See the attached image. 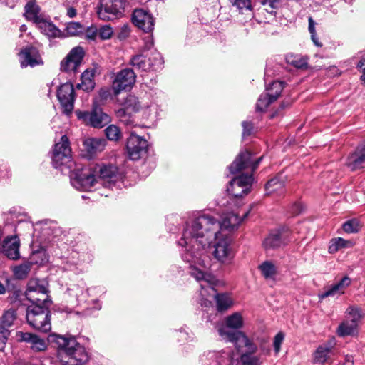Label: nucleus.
Listing matches in <instances>:
<instances>
[{
    "mask_svg": "<svg viewBox=\"0 0 365 365\" xmlns=\"http://www.w3.org/2000/svg\"><path fill=\"white\" fill-rule=\"evenodd\" d=\"M217 220L209 215H202L187 224L178 243L185 251L182 259L190 264V274L200 282L202 296L201 304L208 307L211 302L205 299L207 294L215 292L213 285L216 279L206 272L207 257L205 250L215 242L212 255L219 262L229 264L235 257L232 240L228 233L219 230Z\"/></svg>",
    "mask_w": 365,
    "mask_h": 365,
    "instance_id": "f257e3e1",
    "label": "nucleus"
},
{
    "mask_svg": "<svg viewBox=\"0 0 365 365\" xmlns=\"http://www.w3.org/2000/svg\"><path fill=\"white\" fill-rule=\"evenodd\" d=\"M262 157L256 160L252 159L251 153L247 151L241 152L230 166V171L236 173L246 170L247 174L240 175L234 178L229 184L227 190L235 197H242L250 192L253 182L252 173L257 169Z\"/></svg>",
    "mask_w": 365,
    "mask_h": 365,
    "instance_id": "f03ea898",
    "label": "nucleus"
},
{
    "mask_svg": "<svg viewBox=\"0 0 365 365\" xmlns=\"http://www.w3.org/2000/svg\"><path fill=\"white\" fill-rule=\"evenodd\" d=\"M219 335L226 341L235 344L238 352H240L241 365H263L262 354H257L258 347L252 340L242 331H227L224 328L219 329Z\"/></svg>",
    "mask_w": 365,
    "mask_h": 365,
    "instance_id": "7ed1b4c3",
    "label": "nucleus"
},
{
    "mask_svg": "<svg viewBox=\"0 0 365 365\" xmlns=\"http://www.w3.org/2000/svg\"><path fill=\"white\" fill-rule=\"evenodd\" d=\"M58 346V357L64 365H82L88 359L85 348L74 338L58 336L56 339Z\"/></svg>",
    "mask_w": 365,
    "mask_h": 365,
    "instance_id": "20e7f679",
    "label": "nucleus"
},
{
    "mask_svg": "<svg viewBox=\"0 0 365 365\" xmlns=\"http://www.w3.org/2000/svg\"><path fill=\"white\" fill-rule=\"evenodd\" d=\"M51 305H30L26 310V320L34 329L42 332H48L51 329Z\"/></svg>",
    "mask_w": 365,
    "mask_h": 365,
    "instance_id": "39448f33",
    "label": "nucleus"
},
{
    "mask_svg": "<svg viewBox=\"0 0 365 365\" xmlns=\"http://www.w3.org/2000/svg\"><path fill=\"white\" fill-rule=\"evenodd\" d=\"M52 164L54 168L70 170L74 165L72 160V151L68 138L64 135L58 143H56L52 152Z\"/></svg>",
    "mask_w": 365,
    "mask_h": 365,
    "instance_id": "423d86ee",
    "label": "nucleus"
},
{
    "mask_svg": "<svg viewBox=\"0 0 365 365\" xmlns=\"http://www.w3.org/2000/svg\"><path fill=\"white\" fill-rule=\"evenodd\" d=\"M25 296L31 302V305H51L52 304L49 296L48 283L44 279L36 278L29 279Z\"/></svg>",
    "mask_w": 365,
    "mask_h": 365,
    "instance_id": "0eeeda50",
    "label": "nucleus"
},
{
    "mask_svg": "<svg viewBox=\"0 0 365 365\" xmlns=\"http://www.w3.org/2000/svg\"><path fill=\"white\" fill-rule=\"evenodd\" d=\"M365 314L356 306H349L345 312V319L340 323L336 334L339 336H354L358 334L359 324Z\"/></svg>",
    "mask_w": 365,
    "mask_h": 365,
    "instance_id": "6e6552de",
    "label": "nucleus"
},
{
    "mask_svg": "<svg viewBox=\"0 0 365 365\" xmlns=\"http://www.w3.org/2000/svg\"><path fill=\"white\" fill-rule=\"evenodd\" d=\"M142 106L138 98L133 95H128L123 106L115 111L117 118L125 125H132L134 123L133 115L139 112Z\"/></svg>",
    "mask_w": 365,
    "mask_h": 365,
    "instance_id": "1a4fd4ad",
    "label": "nucleus"
},
{
    "mask_svg": "<svg viewBox=\"0 0 365 365\" xmlns=\"http://www.w3.org/2000/svg\"><path fill=\"white\" fill-rule=\"evenodd\" d=\"M84 55L85 52L82 47L76 46L73 48L61 61V71L69 74L76 73L82 63Z\"/></svg>",
    "mask_w": 365,
    "mask_h": 365,
    "instance_id": "9d476101",
    "label": "nucleus"
},
{
    "mask_svg": "<svg viewBox=\"0 0 365 365\" xmlns=\"http://www.w3.org/2000/svg\"><path fill=\"white\" fill-rule=\"evenodd\" d=\"M56 96L63 113L66 115H71L74 108L75 101V92L72 83L67 82L61 85L57 90Z\"/></svg>",
    "mask_w": 365,
    "mask_h": 365,
    "instance_id": "9b49d317",
    "label": "nucleus"
},
{
    "mask_svg": "<svg viewBox=\"0 0 365 365\" xmlns=\"http://www.w3.org/2000/svg\"><path fill=\"white\" fill-rule=\"evenodd\" d=\"M71 182L78 190L89 192L91 188V168H77L71 174Z\"/></svg>",
    "mask_w": 365,
    "mask_h": 365,
    "instance_id": "f8f14e48",
    "label": "nucleus"
},
{
    "mask_svg": "<svg viewBox=\"0 0 365 365\" xmlns=\"http://www.w3.org/2000/svg\"><path fill=\"white\" fill-rule=\"evenodd\" d=\"M126 148L129 158L133 160H136L146 153L148 143L145 138L131 133L127 140Z\"/></svg>",
    "mask_w": 365,
    "mask_h": 365,
    "instance_id": "ddd939ff",
    "label": "nucleus"
},
{
    "mask_svg": "<svg viewBox=\"0 0 365 365\" xmlns=\"http://www.w3.org/2000/svg\"><path fill=\"white\" fill-rule=\"evenodd\" d=\"M123 5V0H100L98 15L103 20L112 19L113 17L122 14Z\"/></svg>",
    "mask_w": 365,
    "mask_h": 365,
    "instance_id": "4468645a",
    "label": "nucleus"
},
{
    "mask_svg": "<svg viewBox=\"0 0 365 365\" xmlns=\"http://www.w3.org/2000/svg\"><path fill=\"white\" fill-rule=\"evenodd\" d=\"M135 74L130 68H125L118 73L113 82V90L115 94H118L123 90L130 88L135 82Z\"/></svg>",
    "mask_w": 365,
    "mask_h": 365,
    "instance_id": "2eb2a0df",
    "label": "nucleus"
},
{
    "mask_svg": "<svg viewBox=\"0 0 365 365\" xmlns=\"http://www.w3.org/2000/svg\"><path fill=\"white\" fill-rule=\"evenodd\" d=\"M118 175V169L113 165H98L93 167V185L97 178L103 180L104 182H111L116 180Z\"/></svg>",
    "mask_w": 365,
    "mask_h": 365,
    "instance_id": "dca6fc26",
    "label": "nucleus"
},
{
    "mask_svg": "<svg viewBox=\"0 0 365 365\" xmlns=\"http://www.w3.org/2000/svg\"><path fill=\"white\" fill-rule=\"evenodd\" d=\"M289 230L287 228L272 231L263 242L264 249H275L286 244L289 240Z\"/></svg>",
    "mask_w": 365,
    "mask_h": 365,
    "instance_id": "f3484780",
    "label": "nucleus"
},
{
    "mask_svg": "<svg viewBox=\"0 0 365 365\" xmlns=\"http://www.w3.org/2000/svg\"><path fill=\"white\" fill-rule=\"evenodd\" d=\"M232 356L230 351H210L201 358L202 365H230Z\"/></svg>",
    "mask_w": 365,
    "mask_h": 365,
    "instance_id": "a211bd4d",
    "label": "nucleus"
},
{
    "mask_svg": "<svg viewBox=\"0 0 365 365\" xmlns=\"http://www.w3.org/2000/svg\"><path fill=\"white\" fill-rule=\"evenodd\" d=\"M132 21L135 26L145 33L153 31L154 27V19L146 10L138 9L134 10L132 16Z\"/></svg>",
    "mask_w": 365,
    "mask_h": 365,
    "instance_id": "6ab92c4d",
    "label": "nucleus"
},
{
    "mask_svg": "<svg viewBox=\"0 0 365 365\" xmlns=\"http://www.w3.org/2000/svg\"><path fill=\"white\" fill-rule=\"evenodd\" d=\"M16 338L19 342L29 344L31 349L35 352L45 351L47 348L46 341L34 334L19 331L16 333Z\"/></svg>",
    "mask_w": 365,
    "mask_h": 365,
    "instance_id": "aec40b11",
    "label": "nucleus"
},
{
    "mask_svg": "<svg viewBox=\"0 0 365 365\" xmlns=\"http://www.w3.org/2000/svg\"><path fill=\"white\" fill-rule=\"evenodd\" d=\"M21 66L34 67L43 63L38 51L34 46H26L19 53Z\"/></svg>",
    "mask_w": 365,
    "mask_h": 365,
    "instance_id": "412c9836",
    "label": "nucleus"
},
{
    "mask_svg": "<svg viewBox=\"0 0 365 365\" xmlns=\"http://www.w3.org/2000/svg\"><path fill=\"white\" fill-rule=\"evenodd\" d=\"M336 340L332 338L317 346L314 351L313 361L315 364H324L329 361L330 356L334 354Z\"/></svg>",
    "mask_w": 365,
    "mask_h": 365,
    "instance_id": "4be33fe9",
    "label": "nucleus"
},
{
    "mask_svg": "<svg viewBox=\"0 0 365 365\" xmlns=\"http://www.w3.org/2000/svg\"><path fill=\"white\" fill-rule=\"evenodd\" d=\"M161 63V58L157 54L153 58V60L143 54L136 55L131 60L133 66L145 71L155 70L160 66Z\"/></svg>",
    "mask_w": 365,
    "mask_h": 365,
    "instance_id": "5701e85b",
    "label": "nucleus"
},
{
    "mask_svg": "<svg viewBox=\"0 0 365 365\" xmlns=\"http://www.w3.org/2000/svg\"><path fill=\"white\" fill-rule=\"evenodd\" d=\"M19 240L16 236L6 237L3 242V253L11 259H17L19 254Z\"/></svg>",
    "mask_w": 365,
    "mask_h": 365,
    "instance_id": "b1692460",
    "label": "nucleus"
},
{
    "mask_svg": "<svg viewBox=\"0 0 365 365\" xmlns=\"http://www.w3.org/2000/svg\"><path fill=\"white\" fill-rule=\"evenodd\" d=\"M365 165V143L359 146L356 150L350 155L347 160V166L351 170L364 168Z\"/></svg>",
    "mask_w": 365,
    "mask_h": 365,
    "instance_id": "393cba45",
    "label": "nucleus"
},
{
    "mask_svg": "<svg viewBox=\"0 0 365 365\" xmlns=\"http://www.w3.org/2000/svg\"><path fill=\"white\" fill-rule=\"evenodd\" d=\"M242 219L237 214L230 212L227 214L222 219V222L217 220L220 225L219 230L224 233H227L234 229L237 228L241 223Z\"/></svg>",
    "mask_w": 365,
    "mask_h": 365,
    "instance_id": "a878e982",
    "label": "nucleus"
},
{
    "mask_svg": "<svg viewBox=\"0 0 365 365\" xmlns=\"http://www.w3.org/2000/svg\"><path fill=\"white\" fill-rule=\"evenodd\" d=\"M351 284V279L344 277L338 283L327 288L322 294L319 295V298L323 299L330 296H335L337 294H341L344 292V290Z\"/></svg>",
    "mask_w": 365,
    "mask_h": 365,
    "instance_id": "bb28decb",
    "label": "nucleus"
},
{
    "mask_svg": "<svg viewBox=\"0 0 365 365\" xmlns=\"http://www.w3.org/2000/svg\"><path fill=\"white\" fill-rule=\"evenodd\" d=\"M111 121L110 117L98 106L93 107V127L101 128Z\"/></svg>",
    "mask_w": 365,
    "mask_h": 365,
    "instance_id": "cd10ccee",
    "label": "nucleus"
},
{
    "mask_svg": "<svg viewBox=\"0 0 365 365\" xmlns=\"http://www.w3.org/2000/svg\"><path fill=\"white\" fill-rule=\"evenodd\" d=\"M42 33L48 37H58L60 36V30L51 21H46L43 18L36 24Z\"/></svg>",
    "mask_w": 365,
    "mask_h": 365,
    "instance_id": "c85d7f7f",
    "label": "nucleus"
},
{
    "mask_svg": "<svg viewBox=\"0 0 365 365\" xmlns=\"http://www.w3.org/2000/svg\"><path fill=\"white\" fill-rule=\"evenodd\" d=\"M226 327H220L218 329L224 328L227 331H234L233 330H227V328L237 329L243 326V318L240 313L235 312L225 318ZM219 331V330H217Z\"/></svg>",
    "mask_w": 365,
    "mask_h": 365,
    "instance_id": "c756f323",
    "label": "nucleus"
},
{
    "mask_svg": "<svg viewBox=\"0 0 365 365\" xmlns=\"http://www.w3.org/2000/svg\"><path fill=\"white\" fill-rule=\"evenodd\" d=\"M24 15L27 19L35 24L43 18L40 14L39 6L33 1H30L26 4Z\"/></svg>",
    "mask_w": 365,
    "mask_h": 365,
    "instance_id": "7c9ffc66",
    "label": "nucleus"
},
{
    "mask_svg": "<svg viewBox=\"0 0 365 365\" xmlns=\"http://www.w3.org/2000/svg\"><path fill=\"white\" fill-rule=\"evenodd\" d=\"M284 182L281 179V176H277L267 183L265 189L268 195L275 192L282 195L284 193Z\"/></svg>",
    "mask_w": 365,
    "mask_h": 365,
    "instance_id": "2f4dec72",
    "label": "nucleus"
},
{
    "mask_svg": "<svg viewBox=\"0 0 365 365\" xmlns=\"http://www.w3.org/2000/svg\"><path fill=\"white\" fill-rule=\"evenodd\" d=\"M286 61L297 68H306L308 66V57L301 54L288 53Z\"/></svg>",
    "mask_w": 365,
    "mask_h": 365,
    "instance_id": "473e14b6",
    "label": "nucleus"
},
{
    "mask_svg": "<svg viewBox=\"0 0 365 365\" xmlns=\"http://www.w3.org/2000/svg\"><path fill=\"white\" fill-rule=\"evenodd\" d=\"M217 309L220 312L225 311L232 305L231 297L226 293L215 294Z\"/></svg>",
    "mask_w": 365,
    "mask_h": 365,
    "instance_id": "72a5a7b5",
    "label": "nucleus"
},
{
    "mask_svg": "<svg viewBox=\"0 0 365 365\" xmlns=\"http://www.w3.org/2000/svg\"><path fill=\"white\" fill-rule=\"evenodd\" d=\"M79 155L81 158L88 160H91V138L83 137L82 143L79 145Z\"/></svg>",
    "mask_w": 365,
    "mask_h": 365,
    "instance_id": "f704fd0d",
    "label": "nucleus"
},
{
    "mask_svg": "<svg viewBox=\"0 0 365 365\" xmlns=\"http://www.w3.org/2000/svg\"><path fill=\"white\" fill-rule=\"evenodd\" d=\"M351 245L352 243L351 241L346 240L341 237H336L332 239L330 241V245L329 246V252L331 254H334L342 248L349 247H351Z\"/></svg>",
    "mask_w": 365,
    "mask_h": 365,
    "instance_id": "c9c22d12",
    "label": "nucleus"
},
{
    "mask_svg": "<svg viewBox=\"0 0 365 365\" xmlns=\"http://www.w3.org/2000/svg\"><path fill=\"white\" fill-rule=\"evenodd\" d=\"M16 314L14 309H10L4 312L0 318V327L9 329L16 319Z\"/></svg>",
    "mask_w": 365,
    "mask_h": 365,
    "instance_id": "e433bc0d",
    "label": "nucleus"
},
{
    "mask_svg": "<svg viewBox=\"0 0 365 365\" xmlns=\"http://www.w3.org/2000/svg\"><path fill=\"white\" fill-rule=\"evenodd\" d=\"M77 88L89 93L91 91V71L86 69L82 74L81 83L77 84Z\"/></svg>",
    "mask_w": 365,
    "mask_h": 365,
    "instance_id": "4c0bfd02",
    "label": "nucleus"
},
{
    "mask_svg": "<svg viewBox=\"0 0 365 365\" xmlns=\"http://www.w3.org/2000/svg\"><path fill=\"white\" fill-rule=\"evenodd\" d=\"M283 83L281 81H274L267 89V93L270 98L274 101L281 94L283 90Z\"/></svg>",
    "mask_w": 365,
    "mask_h": 365,
    "instance_id": "58836bf2",
    "label": "nucleus"
},
{
    "mask_svg": "<svg viewBox=\"0 0 365 365\" xmlns=\"http://www.w3.org/2000/svg\"><path fill=\"white\" fill-rule=\"evenodd\" d=\"M259 269L266 279L273 278L276 274V267L274 264L269 261L264 262L259 265Z\"/></svg>",
    "mask_w": 365,
    "mask_h": 365,
    "instance_id": "ea45409f",
    "label": "nucleus"
},
{
    "mask_svg": "<svg viewBox=\"0 0 365 365\" xmlns=\"http://www.w3.org/2000/svg\"><path fill=\"white\" fill-rule=\"evenodd\" d=\"M66 31L69 36H79L84 31V26L78 22L71 21L67 24Z\"/></svg>",
    "mask_w": 365,
    "mask_h": 365,
    "instance_id": "a19ab883",
    "label": "nucleus"
},
{
    "mask_svg": "<svg viewBox=\"0 0 365 365\" xmlns=\"http://www.w3.org/2000/svg\"><path fill=\"white\" fill-rule=\"evenodd\" d=\"M361 227L360 222L356 219H351L343 224V229L347 233L358 232Z\"/></svg>",
    "mask_w": 365,
    "mask_h": 365,
    "instance_id": "79ce46f5",
    "label": "nucleus"
},
{
    "mask_svg": "<svg viewBox=\"0 0 365 365\" xmlns=\"http://www.w3.org/2000/svg\"><path fill=\"white\" fill-rule=\"evenodd\" d=\"M31 270V263L26 262L14 268V273L16 278L22 279L27 277Z\"/></svg>",
    "mask_w": 365,
    "mask_h": 365,
    "instance_id": "37998d69",
    "label": "nucleus"
},
{
    "mask_svg": "<svg viewBox=\"0 0 365 365\" xmlns=\"http://www.w3.org/2000/svg\"><path fill=\"white\" fill-rule=\"evenodd\" d=\"M228 2L235 6L240 13H243V10L252 11V6L251 0H228Z\"/></svg>",
    "mask_w": 365,
    "mask_h": 365,
    "instance_id": "c03bdc74",
    "label": "nucleus"
},
{
    "mask_svg": "<svg viewBox=\"0 0 365 365\" xmlns=\"http://www.w3.org/2000/svg\"><path fill=\"white\" fill-rule=\"evenodd\" d=\"M107 138L110 140L117 141L121 138V132L119 128L115 125H110L105 130Z\"/></svg>",
    "mask_w": 365,
    "mask_h": 365,
    "instance_id": "a18cd8bd",
    "label": "nucleus"
},
{
    "mask_svg": "<svg viewBox=\"0 0 365 365\" xmlns=\"http://www.w3.org/2000/svg\"><path fill=\"white\" fill-rule=\"evenodd\" d=\"M272 102V99L269 97L267 93L262 94L257 102L256 109L257 111H264Z\"/></svg>",
    "mask_w": 365,
    "mask_h": 365,
    "instance_id": "49530a36",
    "label": "nucleus"
},
{
    "mask_svg": "<svg viewBox=\"0 0 365 365\" xmlns=\"http://www.w3.org/2000/svg\"><path fill=\"white\" fill-rule=\"evenodd\" d=\"M308 22H309L308 30H309V33L311 34L312 41H313L314 44L315 46H317V47H322V44L319 41V38L317 36V32H316V29H315V24H316L315 21H314L312 17H309Z\"/></svg>",
    "mask_w": 365,
    "mask_h": 365,
    "instance_id": "de8ad7c7",
    "label": "nucleus"
},
{
    "mask_svg": "<svg viewBox=\"0 0 365 365\" xmlns=\"http://www.w3.org/2000/svg\"><path fill=\"white\" fill-rule=\"evenodd\" d=\"M76 115L79 120H81L82 122L86 125H91V113L88 111H76Z\"/></svg>",
    "mask_w": 365,
    "mask_h": 365,
    "instance_id": "09e8293b",
    "label": "nucleus"
},
{
    "mask_svg": "<svg viewBox=\"0 0 365 365\" xmlns=\"http://www.w3.org/2000/svg\"><path fill=\"white\" fill-rule=\"evenodd\" d=\"M10 335V331L4 328L0 327V351L4 350L6 341Z\"/></svg>",
    "mask_w": 365,
    "mask_h": 365,
    "instance_id": "8fccbe9b",
    "label": "nucleus"
},
{
    "mask_svg": "<svg viewBox=\"0 0 365 365\" xmlns=\"http://www.w3.org/2000/svg\"><path fill=\"white\" fill-rule=\"evenodd\" d=\"M98 35L100 38L103 40L108 39L113 35V29L109 26H103L101 27V29H99Z\"/></svg>",
    "mask_w": 365,
    "mask_h": 365,
    "instance_id": "3c124183",
    "label": "nucleus"
},
{
    "mask_svg": "<svg viewBox=\"0 0 365 365\" xmlns=\"http://www.w3.org/2000/svg\"><path fill=\"white\" fill-rule=\"evenodd\" d=\"M106 141L103 138H93V153L104 150Z\"/></svg>",
    "mask_w": 365,
    "mask_h": 365,
    "instance_id": "603ef678",
    "label": "nucleus"
},
{
    "mask_svg": "<svg viewBox=\"0 0 365 365\" xmlns=\"http://www.w3.org/2000/svg\"><path fill=\"white\" fill-rule=\"evenodd\" d=\"M284 338V336L282 332H279L274 336L273 345H274V351L277 354L279 353V351L280 350V346L283 342Z\"/></svg>",
    "mask_w": 365,
    "mask_h": 365,
    "instance_id": "864d4df0",
    "label": "nucleus"
},
{
    "mask_svg": "<svg viewBox=\"0 0 365 365\" xmlns=\"http://www.w3.org/2000/svg\"><path fill=\"white\" fill-rule=\"evenodd\" d=\"M242 127H243L242 135L244 137L247 136V135H250L252 133V130H253V125L250 122L244 121L242 123Z\"/></svg>",
    "mask_w": 365,
    "mask_h": 365,
    "instance_id": "5fc2aeb1",
    "label": "nucleus"
},
{
    "mask_svg": "<svg viewBox=\"0 0 365 365\" xmlns=\"http://www.w3.org/2000/svg\"><path fill=\"white\" fill-rule=\"evenodd\" d=\"M291 209L293 215H298L302 211L303 206L300 202H296L292 205Z\"/></svg>",
    "mask_w": 365,
    "mask_h": 365,
    "instance_id": "6e6d98bb",
    "label": "nucleus"
},
{
    "mask_svg": "<svg viewBox=\"0 0 365 365\" xmlns=\"http://www.w3.org/2000/svg\"><path fill=\"white\" fill-rule=\"evenodd\" d=\"M110 96L108 88H103L99 91V96L101 100H106Z\"/></svg>",
    "mask_w": 365,
    "mask_h": 365,
    "instance_id": "4d7b16f0",
    "label": "nucleus"
},
{
    "mask_svg": "<svg viewBox=\"0 0 365 365\" xmlns=\"http://www.w3.org/2000/svg\"><path fill=\"white\" fill-rule=\"evenodd\" d=\"M358 68H363V74L361 77V81L365 83V58L361 59L357 64Z\"/></svg>",
    "mask_w": 365,
    "mask_h": 365,
    "instance_id": "13d9d810",
    "label": "nucleus"
},
{
    "mask_svg": "<svg viewBox=\"0 0 365 365\" xmlns=\"http://www.w3.org/2000/svg\"><path fill=\"white\" fill-rule=\"evenodd\" d=\"M66 15L69 18H73L76 16V10L73 7H68L67 9Z\"/></svg>",
    "mask_w": 365,
    "mask_h": 365,
    "instance_id": "bf43d9fd",
    "label": "nucleus"
},
{
    "mask_svg": "<svg viewBox=\"0 0 365 365\" xmlns=\"http://www.w3.org/2000/svg\"><path fill=\"white\" fill-rule=\"evenodd\" d=\"M279 0H265L263 4L264 5L268 4L271 8H275L277 6V4Z\"/></svg>",
    "mask_w": 365,
    "mask_h": 365,
    "instance_id": "052dcab7",
    "label": "nucleus"
},
{
    "mask_svg": "<svg viewBox=\"0 0 365 365\" xmlns=\"http://www.w3.org/2000/svg\"><path fill=\"white\" fill-rule=\"evenodd\" d=\"M101 72V68L98 66L93 64V77L96 75H99Z\"/></svg>",
    "mask_w": 365,
    "mask_h": 365,
    "instance_id": "680f3d73",
    "label": "nucleus"
},
{
    "mask_svg": "<svg viewBox=\"0 0 365 365\" xmlns=\"http://www.w3.org/2000/svg\"><path fill=\"white\" fill-rule=\"evenodd\" d=\"M344 365H354L353 359L351 356H346Z\"/></svg>",
    "mask_w": 365,
    "mask_h": 365,
    "instance_id": "e2e57ef3",
    "label": "nucleus"
},
{
    "mask_svg": "<svg viewBox=\"0 0 365 365\" xmlns=\"http://www.w3.org/2000/svg\"><path fill=\"white\" fill-rule=\"evenodd\" d=\"M6 292V288L4 285L0 282V294H4Z\"/></svg>",
    "mask_w": 365,
    "mask_h": 365,
    "instance_id": "0e129e2a",
    "label": "nucleus"
},
{
    "mask_svg": "<svg viewBox=\"0 0 365 365\" xmlns=\"http://www.w3.org/2000/svg\"><path fill=\"white\" fill-rule=\"evenodd\" d=\"M82 199L83 200H89L90 199V195L89 194H86V195H83L81 196Z\"/></svg>",
    "mask_w": 365,
    "mask_h": 365,
    "instance_id": "69168bd1",
    "label": "nucleus"
},
{
    "mask_svg": "<svg viewBox=\"0 0 365 365\" xmlns=\"http://www.w3.org/2000/svg\"><path fill=\"white\" fill-rule=\"evenodd\" d=\"M93 308L97 309H100V307H99L98 305V306H96H96H95V307H93Z\"/></svg>",
    "mask_w": 365,
    "mask_h": 365,
    "instance_id": "338daca9",
    "label": "nucleus"
},
{
    "mask_svg": "<svg viewBox=\"0 0 365 365\" xmlns=\"http://www.w3.org/2000/svg\"><path fill=\"white\" fill-rule=\"evenodd\" d=\"M86 37H87L88 38H91V36H90L89 34H87V35H86Z\"/></svg>",
    "mask_w": 365,
    "mask_h": 365,
    "instance_id": "774afa93",
    "label": "nucleus"
}]
</instances>
